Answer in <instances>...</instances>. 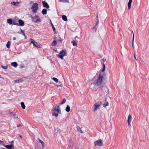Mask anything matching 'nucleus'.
<instances>
[{"label": "nucleus", "instance_id": "obj_50", "mask_svg": "<svg viewBox=\"0 0 149 149\" xmlns=\"http://www.w3.org/2000/svg\"><path fill=\"white\" fill-rule=\"evenodd\" d=\"M80 132L81 133H83V132H82V131L80 129Z\"/></svg>", "mask_w": 149, "mask_h": 149}, {"label": "nucleus", "instance_id": "obj_43", "mask_svg": "<svg viewBox=\"0 0 149 149\" xmlns=\"http://www.w3.org/2000/svg\"><path fill=\"white\" fill-rule=\"evenodd\" d=\"M14 113H13V112H10V113H8V114H10V115H11V116H12V115H13V114Z\"/></svg>", "mask_w": 149, "mask_h": 149}, {"label": "nucleus", "instance_id": "obj_17", "mask_svg": "<svg viewBox=\"0 0 149 149\" xmlns=\"http://www.w3.org/2000/svg\"><path fill=\"white\" fill-rule=\"evenodd\" d=\"M105 100L106 101L103 104V106L104 107H106L107 106H108L109 105L108 102L106 101V98H105Z\"/></svg>", "mask_w": 149, "mask_h": 149}, {"label": "nucleus", "instance_id": "obj_9", "mask_svg": "<svg viewBox=\"0 0 149 149\" xmlns=\"http://www.w3.org/2000/svg\"><path fill=\"white\" fill-rule=\"evenodd\" d=\"M33 43V45L36 47L41 48L42 45L40 44H38L36 42H34Z\"/></svg>", "mask_w": 149, "mask_h": 149}, {"label": "nucleus", "instance_id": "obj_16", "mask_svg": "<svg viewBox=\"0 0 149 149\" xmlns=\"http://www.w3.org/2000/svg\"><path fill=\"white\" fill-rule=\"evenodd\" d=\"M132 2V0H129V1L128 3V9L129 10L130 9L131 4Z\"/></svg>", "mask_w": 149, "mask_h": 149}, {"label": "nucleus", "instance_id": "obj_21", "mask_svg": "<svg viewBox=\"0 0 149 149\" xmlns=\"http://www.w3.org/2000/svg\"><path fill=\"white\" fill-rule=\"evenodd\" d=\"M65 110L67 112H69L70 111V107L69 105H67Z\"/></svg>", "mask_w": 149, "mask_h": 149}, {"label": "nucleus", "instance_id": "obj_25", "mask_svg": "<svg viewBox=\"0 0 149 149\" xmlns=\"http://www.w3.org/2000/svg\"><path fill=\"white\" fill-rule=\"evenodd\" d=\"M62 19L64 21H67V18L65 15H63L62 16Z\"/></svg>", "mask_w": 149, "mask_h": 149}, {"label": "nucleus", "instance_id": "obj_49", "mask_svg": "<svg viewBox=\"0 0 149 149\" xmlns=\"http://www.w3.org/2000/svg\"><path fill=\"white\" fill-rule=\"evenodd\" d=\"M103 62H104L105 61H106V59H104L103 60Z\"/></svg>", "mask_w": 149, "mask_h": 149}, {"label": "nucleus", "instance_id": "obj_10", "mask_svg": "<svg viewBox=\"0 0 149 149\" xmlns=\"http://www.w3.org/2000/svg\"><path fill=\"white\" fill-rule=\"evenodd\" d=\"M30 17H31L32 21V22H35V19L39 17V16L38 15H36L34 17H33L32 15H31Z\"/></svg>", "mask_w": 149, "mask_h": 149}, {"label": "nucleus", "instance_id": "obj_26", "mask_svg": "<svg viewBox=\"0 0 149 149\" xmlns=\"http://www.w3.org/2000/svg\"><path fill=\"white\" fill-rule=\"evenodd\" d=\"M10 42L9 41H8L6 45V46L7 48H9L10 47Z\"/></svg>", "mask_w": 149, "mask_h": 149}, {"label": "nucleus", "instance_id": "obj_48", "mask_svg": "<svg viewBox=\"0 0 149 149\" xmlns=\"http://www.w3.org/2000/svg\"><path fill=\"white\" fill-rule=\"evenodd\" d=\"M13 40H15L16 39V38L15 37H14L13 38Z\"/></svg>", "mask_w": 149, "mask_h": 149}, {"label": "nucleus", "instance_id": "obj_5", "mask_svg": "<svg viewBox=\"0 0 149 149\" xmlns=\"http://www.w3.org/2000/svg\"><path fill=\"white\" fill-rule=\"evenodd\" d=\"M94 144L95 146H101L103 145L102 140L100 139L97 140L94 142Z\"/></svg>", "mask_w": 149, "mask_h": 149}, {"label": "nucleus", "instance_id": "obj_2", "mask_svg": "<svg viewBox=\"0 0 149 149\" xmlns=\"http://www.w3.org/2000/svg\"><path fill=\"white\" fill-rule=\"evenodd\" d=\"M67 54V53L66 50L65 49L62 50L57 55V56L58 57L63 60V56L66 55Z\"/></svg>", "mask_w": 149, "mask_h": 149}, {"label": "nucleus", "instance_id": "obj_51", "mask_svg": "<svg viewBox=\"0 0 149 149\" xmlns=\"http://www.w3.org/2000/svg\"><path fill=\"white\" fill-rule=\"evenodd\" d=\"M57 87H59V86H61V85H57Z\"/></svg>", "mask_w": 149, "mask_h": 149}, {"label": "nucleus", "instance_id": "obj_45", "mask_svg": "<svg viewBox=\"0 0 149 149\" xmlns=\"http://www.w3.org/2000/svg\"><path fill=\"white\" fill-rule=\"evenodd\" d=\"M134 58H135V60H136V61H137V59H136V56H135V54H134Z\"/></svg>", "mask_w": 149, "mask_h": 149}, {"label": "nucleus", "instance_id": "obj_34", "mask_svg": "<svg viewBox=\"0 0 149 149\" xmlns=\"http://www.w3.org/2000/svg\"><path fill=\"white\" fill-rule=\"evenodd\" d=\"M12 24L14 25H18V23H16L15 20H13L12 22Z\"/></svg>", "mask_w": 149, "mask_h": 149}, {"label": "nucleus", "instance_id": "obj_56", "mask_svg": "<svg viewBox=\"0 0 149 149\" xmlns=\"http://www.w3.org/2000/svg\"><path fill=\"white\" fill-rule=\"evenodd\" d=\"M25 38H26V36L25 37Z\"/></svg>", "mask_w": 149, "mask_h": 149}, {"label": "nucleus", "instance_id": "obj_57", "mask_svg": "<svg viewBox=\"0 0 149 149\" xmlns=\"http://www.w3.org/2000/svg\"><path fill=\"white\" fill-rule=\"evenodd\" d=\"M75 149H78L76 148H75Z\"/></svg>", "mask_w": 149, "mask_h": 149}, {"label": "nucleus", "instance_id": "obj_3", "mask_svg": "<svg viewBox=\"0 0 149 149\" xmlns=\"http://www.w3.org/2000/svg\"><path fill=\"white\" fill-rule=\"evenodd\" d=\"M102 102H97L94 104L93 107V111L95 112L99 109L101 105Z\"/></svg>", "mask_w": 149, "mask_h": 149}, {"label": "nucleus", "instance_id": "obj_44", "mask_svg": "<svg viewBox=\"0 0 149 149\" xmlns=\"http://www.w3.org/2000/svg\"><path fill=\"white\" fill-rule=\"evenodd\" d=\"M96 19L97 20V21L98 20V19H98V14H97L96 17Z\"/></svg>", "mask_w": 149, "mask_h": 149}, {"label": "nucleus", "instance_id": "obj_36", "mask_svg": "<svg viewBox=\"0 0 149 149\" xmlns=\"http://www.w3.org/2000/svg\"><path fill=\"white\" fill-rule=\"evenodd\" d=\"M20 30H21V32L22 33L23 35L25 36V37L26 36V35L25 34V33H24V31H23L21 29H20Z\"/></svg>", "mask_w": 149, "mask_h": 149}, {"label": "nucleus", "instance_id": "obj_31", "mask_svg": "<svg viewBox=\"0 0 149 149\" xmlns=\"http://www.w3.org/2000/svg\"><path fill=\"white\" fill-rule=\"evenodd\" d=\"M52 79L56 83H58V79L55 77H53L52 78Z\"/></svg>", "mask_w": 149, "mask_h": 149}, {"label": "nucleus", "instance_id": "obj_40", "mask_svg": "<svg viewBox=\"0 0 149 149\" xmlns=\"http://www.w3.org/2000/svg\"><path fill=\"white\" fill-rule=\"evenodd\" d=\"M30 39L31 40V43H32L33 44V43H34V42H36L33 39H32L31 38Z\"/></svg>", "mask_w": 149, "mask_h": 149}, {"label": "nucleus", "instance_id": "obj_41", "mask_svg": "<svg viewBox=\"0 0 149 149\" xmlns=\"http://www.w3.org/2000/svg\"><path fill=\"white\" fill-rule=\"evenodd\" d=\"M3 144H4V142L2 141H1V140H0V144L1 145H3Z\"/></svg>", "mask_w": 149, "mask_h": 149}, {"label": "nucleus", "instance_id": "obj_23", "mask_svg": "<svg viewBox=\"0 0 149 149\" xmlns=\"http://www.w3.org/2000/svg\"><path fill=\"white\" fill-rule=\"evenodd\" d=\"M49 20L50 21V23L51 24V26H52V28L53 30L54 31H55V28L54 27V25H53V24L52 23L51 20H50V19H49Z\"/></svg>", "mask_w": 149, "mask_h": 149}, {"label": "nucleus", "instance_id": "obj_14", "mask_svg": "<svg viewBox=\"0 0 149 149\" xmlns=\"http://www.w3.org/2000/svg\"><path fill=\"white\" fill-rule=\"evenodd\" d=\"M56 38V37H54V40L53 42H52V46H56L57 45L56 41L55 40Z\"/></svg>", "mask_w": 149, "mask_h": 149}, {"label": "nucleus", "instance_id": "obj_53", "mask_svg": "<svg viewBox=\"0 0 149 149\" xmlns=\"http://www.w3.org/2000/svg\"><path fill=\"white\" fill-rule=\"evenodd\" d=\"M54 33H56V31H54Z\"/></svg>", "mask_w": 149, "mask_h": 149}, {"label": "nucleus", "instance_id": "obj_28", "mask_svg": "<svg viewBox=\"0 0 149 149\" xmlns=\"http://www.w3.org/2000/svg\"><path fill=\"white\" fill-rule=\"evenodd\" d=\"M71 43L72 44L73 46H77V44L75 41L74 40H73L72 41Z\"/></svg>", "mask_w": 149, "mask_h": 149}, {"label": "nucleus", "instance_id": "obj_35", "mask_svg": "<svg viewBox=\"0 0 149 149\" xmlns=\"http://www.w3.org/2000/svg\"><path fill=\"white\" fill-rule=\"evenodd\" d=\"M103 68L102 69V70L101 71L102 72H104L105 70V66L104 64H103Z\"/></svg>", "mask_w": 149, "mask_h": 149}, {"label": "nucleus", "instance_id": "obj_37", "mask_svg": "<svg viewBox=\"0 0 149 149\" xmlns=\"http://www.w3.org/2000/svg\"><path fill=\"white\" fill-rule=\"evenodd\" d=\"M1 67L4 69H6L8 68L7 66H3V65L1 66Z\"/></svg>", "mask_w": 149, "mask_h": 149}, {"label": "nucleus", "instance_id": "obj_27", "mask_svg": "<svg viewBox=\"0 0 149 149\" xmlns=\"http://www.w3.org/2000/svg\"><path fill=\"white\" fill-rule=\"evenodd\" d=\"M66 102V100L65 99V98H64L63 100L61 102V103H60L59 104V105H61L62 104H63L65 103Z\"/></svg>", "mask_w": 149, "mask_h": 149}, {"label": "nucleus", "instance_id": "obj_19", "mask_svg": "<svg viewBox=\"0 0 149 149\" xmlns=\"http://www.w3.org/2000/svg\"><path fill=\"white\" fill-rule=\"evenodd\" d=\"M132 33H133V37H132V47H133V48H134V35L133 33V31H132Z\"/></svg>", "mask_w": 149, "mask_h": 149}, {"label": "nucleus", "instance_id": "obj_18", "mask_svg": "<svg viewBox=\"0 0 149 149\" xmlns=\"http://www.w3.org/2000/svg\"><path fill=\"white\" fill-rule=\"evenodd\" d=\"M13 21L11 19H7V22L10 25L12 24Z\"/></svg>", "mask_w": 149, "mask_h": 149}, {"label": "nucleus", "instance_id": "obj_30", "mask_svg": "<svg viewBox=\"0 0 149 149\" xmlns=\"http://www.w3.org/2000/svg\"><path fill=\"white\" fill-rule=\"evenodd\" d=\"M35 22L36 23H38V22H41V20L40 18H38L35 21Z\"/></svg>", "mask_w": 149, "mask_h": 149}, {"label": "nucleus", "instance_id": "obj_24", "mask_svg": "<svg viewBox=\"0 0 149 149\" xmlns=\"http://www.w3.org/2000/svg\"><path fill=\"white\" fill-rule=\"evenodd\" d=\"M20 104L22 108L23 109H24L25 108V106L24 104V103L23 102H21Z\"/></svg>", "mask_w": 149, "mask_h": 149}, {"label": "nucleus", "instance_id": "obj_20", "mask_svg": "<svg viewBox=\"0 0 149 149\" xmlns=\"http://www.w3.org/2000/svg\"><path fill=\"white\" fill-rule=\"evenodd\" d=\"M42 13L43 15H45L47 13V10L46 9H44L42 11Z\"/></svg>", "mask_w": 149, "mask_h": 149}, {"label": "nucleus", "instance_id": "obj_13", "mask_svg": "<svg viewBox=\"0 0 149 149\" xmlns=\"http://www.w3.org/2000/svg\"><path fill=\"white\" fill-rule=\"evenodd\" d=\"M23 79L21 78L18 79L16 80L13 81L15 83H19L20 82H22L23 81Z\"/></svg>", "mask_w": 149, "mask_h": 149}, {"label": "nucleus", "instance_id": "obj_46", "mask_svg": "<svg viewBox=\"0 0 149 149\" xmlns=\"http://www.w3.org/2000/svg\"><path fill=\"white\" fill-rule=\"evenodd\" d=\"M21 126V124H19L17 125V127H20Z\"/></svg>", "mask_w": 149, "mask_h": 149}, {"label": "nucleus", "instance_id": "obj_22", "mask_svg": "<svg viewBox=\"0 0 149 149\" xmlns=\"http://www.w3.org/2000/svg\"><path fill=\"white\" fill-rule=\"evenodd\" d=\"M39 142L41 143V145L42 146V147H44V145L45 144V143H44L42 140H41L40 139L38 138Z\"/></svg>", "mask_w": 149, "mask_h": 149}, {"label": "nucleus", "instance_id": "obj_47", "mask_svg": "<svg viewBox=\"0 0 149 149\" xmlns=\"http://www.w3.org/2000/svg\"><path fill=\"white\" fill-rule=\"evenodd\" d=\"M21 67L22 68H24L25 67V66L24 65H22V66H21Z\"/></svg>", "mask_w": 149, "mask_h": 149}, {"label": "nucleus", "instance_id": "obj_1", "mask_svg": "<svg viewBox=\"0 0 149 149\" xmlns=\"http://www.w3.org/2000/svg\"><path fill=\"white\" fill-rule=\"evenodd\" d=\"M104 74L100 72L99 75L96 74L93 79V84L99 88L103 87L105 85L103 81Z\"/></svg>", "mask_w": 149, "mask_h": 149}, {"label": "nucleus", "instance_id": "obj_12", "mask_svg": "<svg viewBox=\"0 0 149 149\" xmlns=\"http://www.w3.org/2000/svg\"><path fill=\"white\" fill-rule=\"evenodd\" d=\"M59 109H60V107L58 105L54 107L52 111H57Z\"/></svg>", "mask_w": 149, "mask_h": 149}, {"label": "nucleus", "instance_id": "obj_38", "mask_svg": "<svg viewBox=\"0 0 149 149\" xmlns=\"http://www.w3.org/2000/svg\"><path fill=\"white\" fill-rule=\"evenodd\" d=\"M13 116H14V118L16 119L18 118L16 114H13Z\"/></svg>", "mask_w": 149, "mask_h": 149}, {"label": "nucleus", "instance_id": "obj_7", "mask_svg": "<svg viewBox=\"0 0 149 149\" xmlns=\"http://www.w3.org/2000/svg\"><path fill=\"white\" fill-rule=\"evenodd\" d=\"M132 116L129 114L128 116L127 119V123L128 125H130V123L132 120Z\"/></svg>", "mask_w": 149, "mask_h": 149}, {"label": "nucleus", "instance_id": "obj_42", "mask_svg": "<svg viewBox=\"0 0 149 149\" xmlns=\"http://www.w3.org/2000/svg\"><path fill=\"white\" fill-rule=\"evenodd\" d=\"M58 111H57V112H58V113L60 114H61V111L60 110V109H59L58 110Z\"/></svg>", "mask_w": 149, "mask_h": 149}, {"label": "nucleus", "instance_id": "obj_52", "mask_svg": "<svg viewBox=\"0 0 149 149\" xmlns=\"http://www.w3.org/2000/svg\"><path fill=\"white\" fill-rule=\"evenodd\" d=\"M11 143H13V141H11Z\"/></svg>", "mask_w": 149, "mask_h": 149}, {"label": "nucleus", "instance_id": "obj_4", "mask_svg": "<svg viewBox=\"0 0 149 149\" xmlns=\"http://www.w3.org/2000/svg\"><path fill=\"white\" fill-rule=\"evenodd\" d=\"M31 9H32V11L35 13L38 9V4L36 3H34L32 6Z\"/></svg>", "mask_w": 149, "mask_h": 149}, {"label": "nucleus", "instance_id": "obj_15", "mask_svg": "<svg viewBox=\"0 0 149 149\" xmlns=\"http://www.w3.org/2000/svg\"><path fill=\"white\" fill-rule=\"evenodd\" d=\"M11 65L15 67H16L18 65V64L16 62H14L11 63Z\"/></svg>", "mask_w": 149, "mask_h": 149}, {"label": "nucleus", "instance_id": "obj_32", "mask_svg": "<svg viewBox=\"0 0 149 149\" xmlns=\"http://www.w3.org/2000/svg\"><path fill=\"white\" fill-rule=\"evenodd\" d=\"M52 116H54L55 117H58V113H56L54 112H53L52 113Z\"/></svg>", "mask_w": 149, "mask_h": 149}, {"label": "nucleus", "instance_id": "obj_55", "mask_svg": "<svg viewBox=\"0 0 149 149\" xmlns=\"http://www.w3.org/2000/svg\"><path fill=\"white\" fill-rule=\"evenodd\" d=\"M19 137L21 138V135L19 136Z\"/></svg>", "mask_w": 149, "mask_h": 149}, {"label": "nucleus", "instance_id": "obj_8", "mask_svg": "<svg viewBox=\"0 0 149 149\" xmlns=\"http://www.w3.org/2000/svg\"><path fill=\"white\" fill-rule=\"evenodd\" d=\"M24 22L21 19L19 20L18 25H17V26H23L24 25Z\"/></svg>", "mask_w": 149, "mask_h": 149}, {"label": "nucleus", "instance_id": "obj_54", "mask_svg": "<svg viewBox=\"0 0 149 149\" xmlns=\"http://www.w3.org/2000/svg\"><path fill=\"white\" fill-rule=\"evenodd\" d=\"M1 149H6L5 148H1Z\"/></svg>", "mask_w": 149, "mask_h": 149}, {"label": "nucleus", "instance_id": "obj_11", "mask_svg": "<svg viewBox=\"0 0 149 149\" xmlns=\"http://www.w3.org/2000/svg\"><path fill=\"white\" fill-rule=\"evenodd\" d=\"M99 20L98 19V20L96 22V23L95 25L94 26H93V29L95 30V31H96L97 29V28L98 26V24L99 23Z\"/></svg>", "mask_w": 149, "mask_h": 149}, {"label": "nucleus", "instance_id": "obj_6", "mask_svg": "<svg viewBox=\"0 0 149 149\" xmlns=\"http://www.w3.org/2000/svg\"><path fill=\"white\" fill-rule=\"evenodd\" d=\"M43 4V6L44 8H48L49 7V6L47 2H45V1H42Z\"/></svg>", "mask_w": 149, "mask_h": 149}, {"label": "nucleus", "instance_id": "obj_33", "mask_svg": "<svg viewBox=\"0 0 149 149\" xmlns=\"http://www.w3.org/2000/svg\"><path fill=\"white\" fill-rule=\"evenodd\" d=\"M60 2H66L67 3H69L68 0H59Z\"/></svg>", "mask_w": 149, "mask_h": 149}, {"label": "nucleus", "instance_id": "obj_39", "mask_svg": "<svg viewBox=\"0 0 149 149\" xmlns=\"http://www.w3.org/2000/svg\"><path fill=\"white\" fill-rule=\"evenodd\" d=\"M59 38L60 39H59V40H58V41H59L60 42H61L63 41V39L61 38L60 37H59Z\"/></svg>", "mask_w": 149, "mask_h": 149}, {"label": "nucleus", "instance_id": "obj_29", "mask_svg": "<svg viewBox=\"0 0 149 149\" xmlns=\"http://www.w3.org/2000/svg\"><path fill=\"white\" fill-rule=\"evenodd\" d=\"M18 3V2H15V1H13L11 2V4L14 6H17V4Z\"/></svg>", "mask_w": 149, "mask_h": 149}]
</instances>
